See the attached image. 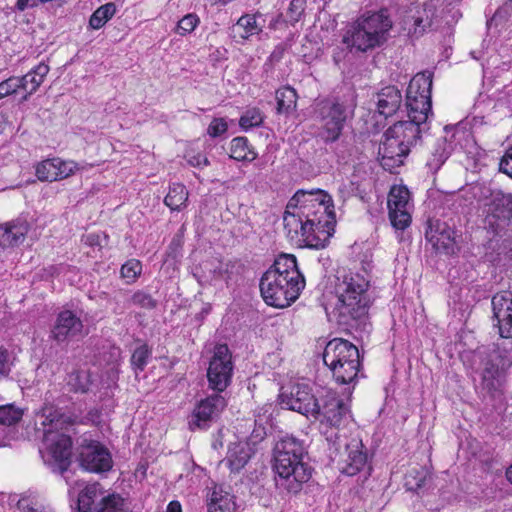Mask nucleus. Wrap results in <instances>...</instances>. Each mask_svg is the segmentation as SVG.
Listing matches in <instances>:
<instances>
[{
	"label": "nucleus",
	"instance_id": "nucleus-1",
	"mask_svg": "<svg viewBox=\"0 0 512 512\" xmlns=\"http://www.w3.org/2000/svg\"><path fill=\"white\" fill-rule=\"evenodd\" d=\"M34 421L36 431L42 432L44 462L52 471L63 474L71 464L72 455L71 437L64 430L76 422V417L46 403L36 412Z\"/></svg>",
	"mask_w": 512,
	"mask_h": 512
},
{
	"label": "nucleus",
	"instance_id": "nucleus-2",
	"mask_svg": "<svg viewBox=\"0 0 512 512\" xmlns=\"http://www.w3.org/2000/svg\"><path fill=\"white\" fill-rule=\"evenodd\" d=\"M260 292L267 305L288 307L305 287V278L299 271L296 257L281 254L260 280Z\"/></svg>",
	"mask_w": 512,
	"mask_h": 512
},
{
	"label": "nucleus",
	"instance_id": "nucleus-3",
	"mask_svg": "<svg viewBox=\"0 0 512 512\" xmlns=\"http://www.w3.org/2000/svg\"><path fill=\"white\" fill-rule=\"evenodd\" d=\"M307 454L303 442L284 437L274 447L273 468L276 487L289 494H298L311 478V468L303 461Z\"/></svg>",
	"mask_w": 512,
	"mask_h": 512
},
{
	"label": "nucleus",
	"instance_id": "nucleus-4",
	"mask_svg": "<svg viewBox=\"0 0 512 512\" xmlns=\"http://www.w3.org/2000/svg\"><path fill=\"white\" fill-rule=\"evenodd\" d=\"M369 282L360 274H349L337 285L338 302L335 306L337 322L351 328L366 326L370 299Z\"/></svg>",
	"mask_w": 512,
	"mask_h": 512
},
{
	"label": "nucleus",
	"instance_id": "nucleus-5",
	"mask_svg": "<svg viewBox=\"0 0 512 512\" xmlns=\"http://www.w3.org/2000/svg\"><path fill=\"white\" fill-rule=\"evenodd\" d=\"M392 21L386 10L359 17L347 29L343 43L350 48L366 52L383 45L389 36Z\"/></svg>",
	"mask_w": 512,
	"mask_h": 512
},
{
	"label": "nucleus",
	"instance_id": "nucleus-6",
	"mask_svg": "<svg viewBox=\"0 0 512 512\" xmlns=\"http://www.w3.org/2000/svg\"><path fill=\"white\" fill-rule=\"evenodd\" d=\"M422 125L411 120L398 121L389 127L379 147L383 166H400L411 148L421 140Z\"/></svg>",
	"mask_w": 512,
	"mask_h": 512
},
{
	"label": "nucleus",
	"instance_id": "nucleus-7",
	"mask_svg": "<svg viewBox=\"0 0 512 512\" xmlns=\"http://www.w3.org/2000/svg\"><path fill=\"white\" fill-rule=\"evenodd\" d=\"M323 362L338 384H351L358 376L360 355L358 348L342 338L329 341L323 352Z\"/></svg>",
	"mask_w": 512,
	"mask_h": 512
},
{
	"label": "nucleus",
	"instance_id": "nucleus-8",
	"mask_svg": "<svg viewBox=\"0 0 512 512\" xmlns=\"http://www.w3.org/2000/svg\"><path fill=\"white\" fill-rule=\"evenodd\" d=\"M354 104L338 97L327 98L317 103L316 113L323 125L325 142L336 141L343 130L349 115L353 114Z\"/></svg>",
	"mask_w": 512,
	"mask_h": 512
},
{
	"label": "nucleus",
	"instance_id": "nucleus-9",
	"mask_svg": "<svg viewBox=\"0 0 512 512\" xmlns=\"http://www.w3.org/2000/svg\"><path fill=\"white\" fill-rule=\"evenodd\" d=\"M232 371V356L228 346L217 345L207 370L209 387L216 392H223L231 382Z\"/></svg>",
	"mask_w": 512,
	"mask_h": 512
},
{
	"label": "nucleus",
	"instance_id": "nucleus-10",
	"mask_svg": "<svg viewBox=\"0 0 512 512\" xmlns=\"http://www.w3.org/2000/svg\"><path fill=\"white\" fill-rule=\"evenodd\" d=\"M318 199L307 207L302 206L299 210L300 216H303L308 225L315 228V233L330 235L329 230L335 222L334 212L330 209L332 199L327 193H318Z\"/></svg>",
	"mask_w": 512,
	"mask_h": 512
},
{
	"label": "nucleus",
	"instance_id": "nucleus-11",
	"mask_svg": "<svg viewBox=\"0 0 512 512\" xmlns=\"http://www.w3.org/2000/svg\"><path fill=\"white\" fill-rule=\"evenodd\" d=\"M280 403L283 407L296 411L307 417L319 418L320 403L307 384H296L289 393L280 394Z\"/></svg>",
	"mask_w": 512,
	"mask_h": 512
},
{
	"label": "nucleus",
	"instance_id": "nucleus-12",
	"mask_svg": "<svg viewBox=\"0 0 512 512\" xmlns=\"http://www.w3.org/2000/svg\"><path fill=\"white\" fill-rule=\"evenodd\" d=\"M284 229L287 237L300 245H304L310 248H319L323 246L320 243V236L315 233V228L308 225L307 221L303 216H300V212H291L290 209H286L283 217Z\"/></svg>",
	"mask_w": 512,
	"mask_h": 512
},
{
	"label": "nucleus",
	"instance_id": "nucleus-13",
	"mask_svg": "<svg viewBox=\"0 0 512 512\" xmlns=\"http://www.w3.org/2000/svg\"><path fill=\"white\" fill-rule=\"evenodd\" d=\"M77 512H122V499L116 495L101 497L97 486L90 485L78 496Z\"/></svg>",
	"mask_w": 512,
	"mask_h": 512
},
{
	"label": "nucleus",
	"instance_id": "nucleus-14",
	"mask_svg": "<svg viewBox=\"0 0 512 512\" xmlns=\"http://www.w3.org/2000/svg\"><path fill=\"white\" fill-rule=\"evenodd\" d=\"M79 463L90 472H105L112 467V458L106 447L98 442H83L79 448Z\"/></svg>",
	"mask_w": 512,
	"mask_h": 512
},
{
	"label": "nucleus",
	"instance_id": "nucleus-15",
	"mask_svg": "<svg viewBox=\"0 0 512 512\" xmlns=\"http://www.w3.org/2000/svg\"><path fill=\"white\" fill-rule=\"evenodd\" d=\"M350 408L347 403L335 393H327L320 403L319 418L322 424L339 428L350 418Z\"/></svg>",
	"mask_w": 512,
	"mask_h": 512
},
{
	"label": "nucleus",
	"instance_id": "nucleus-16",
	"mask_svg": "<svg viewBox=\"0 0 512 512\" xmlns=\"http://www.w3.org/2000/svg\"><path fill=\"white\" fill-rule=\"evenodd\" d=\"M363 449L362 441L356 438L345 444L338 460V468L343 474L354 476L366 465L367 453Z\"/></svg>",
	"mask_w": 512,
	"mask_h": 512
},
{
	"label": "nucleus",
	"instance_id": "nucleus-17",
	"mask_svg": "<svg viewBox=\"0 0 512 512\" xmlns=\"http://www.w3.org/2000/svg\"><path fill=\"white\" fill-rule=\"evenodd\" d=\"M85 335L82 320L70 310L61 311L58 314L51 331V337L57 342H64Z\"/></svg>",
	"mask_w": 512,
	"mask_h": 512
},
{
	"label": "nucleus",
	"instance_id": "nucleus-18",
	"mask_svg": "<svg viewBox=\"0 0 512 512\" xmlns=\"http://www.w3.org/2000/svg\"><path fill=\"white\" fill-rule=\"evenodd\" d=\"M219 393L220 392L212 394L201 400L195 407L192 419L189 422L192 429H194V427L201 428L205 426L207 422L218 416L226 407L227 402Z\"/></svg>",
	"mask_w": 512,
	"mask_h": 512
},
{
	"label": "nucleus",
	"instance_id": "nucleus-19",
	"mask_svg": "<svg viewBox=\"0 0 512 512\" xmlns=\"http://www.w3.org/2000/svg\"><path fill=\"white\" fill-rule=\"evenodd\" d=\"M425 237L439 252L449 254L454 250L455 231L446 222L429 220Z\"/></svg>",
	"mask_w": 512,
	"mask_h": 512
},
{
	"label": "nucleus",
	"instance_id": "nucleus-20",
	"mask_svg": "<svg viewBox=\"0 0 512 512\" xmlns=\"http://www.w3.org/2000/svg\"><path fill=\"white\" fill-rule=\"evenodd\" d=\"M491 304L499 335L502 338L512 337V294L497 293L493 296Z\"/></svg>",
	"mask_w": 512,
	"mask_h": 512
},
{
	"label": "nucleus",
	"instance_id": "nucleus-21",
	"mask_svg": "<svg viewBox=\"0 0 512 512\" xmlns=\"http://www.w3.org/2000/svg\"><path fill=\"white\" fill-rule=\"evenodd\" d=\"M436 15V6L432 2L424 3L421 8L412 10L407 14L404 19V29L415 37L421 36L427 28L432 25L433 19Z\"/></svg>",
	"mask_w": 512,
	"mask_h": 512
},
{
	"label": "nucleus",
	"instance_id": "nucleus-22",
	"mask_svg": "<svg viewBox=\"0 0 512 512\" xmlns=\"http://www.w3.org/2000/svg\"><path fill=\"white\" fill-rule=\"evenodd\" d=\"M406 107L409 120L423 125L431 113V96L410 94L407 92Z\"/></svg>",
	"mask_w": 512,
	"mask_h": 512
},
{
	"label": "nucleus",
	"instance_id": "nucleus-23",
	"mask_svg": "<svg viewBox=\"0 0 512 512\" xmlns=\"http://www.w3.org/2000/svg\"><path fill=\"white\" fill-rule=\"evenodd\" d=\"M401 103V92L395 86L384 87L376 94L377 111L385 117L395 114Z\"/></svg>",
	"mask_w": 512,
	"mask_h": 512
},
{
	"label": "nucleus",
	"instance_id": "nucleus-24",
	"mask_svg": "<svg viewBox=\"0 0 512 512\" xmlns=\"http://www.w3.org/2000/svg\"><path fill=\"white\" fill-rule=\"evenodd\" d=\"M28 233L25 222L0 224V247H14L22 243Z\"/></svg>",
	"mask_w": 512,
	"mask_h": 512
},
{
	"label": "nucleus",
	"instance_id": "nucleus-25",
	"mask_svg": "<svg viewBox=\"0 0 512 512\" xmlns=\"http://www.w3.org/2000/svg\"><path fill=\"white\" fill-rule=\"evenodd\" d=\"M208 512H235V496L224 491L221 487H215L208 501Z\"/></svg>",
	"mask_w": 512,
	"mask_h": 512
},
{
	"label": "nucleus",
	"instance_id": "nucleus-26",
	"mask_svg": "<svg viewBox=\"0 0 512 512\" xmlns=\"http://www.w3.org/2000/svg\"><path fill=\"white\" fill-rule=\"evenodd\" d=\"M49 72V66L45 63L38 64L33 70L22 77H18L19 88L28 94H33L43 83L44 78Z\"/></svg>",
	"mask_w": 512,
	"mask_h": 512
},
{
	"label": "nucleus",
	"instance_id": "nucleus-27",
	"mask_svg": "<svg viewBox=\"0 0 512 512\" xmlns=\"http://www.w3.org/2000/svg\"><path fill=\"white\" fill-rule=\"evenodd\" d=\"M452 150V145L445 138L438 140L431 156L427 159L426 166L430 171L437 172L448 159Z\"/></svg>",
	"mask_w": 512,
	"mask_h": 512
},
{
	"label": "nucleus",
	"instance_id": "nucleus-28",
	"mask_svg": "<svg viewBox=\"0 0 512 512\" xmlns=\"http://www.w3.org/2000/svg\"><path fill=\"white\" fill-rule=\"evenodd\" d=\"M276 111L278 114H290L296 109L297 93L290 86H284L276 91Z\"/></svg>",
	"mask_w": 512,
	"mask_h": 512
},
{
	"label": "nucleus",
	"instance_id": "nucleus-29",
	"mask_svg": "<svg viewBox=\"0 0 512 512\" xmlns=\"http://www.w3.org/2000/svg\"><path fill=\"white\" fill-rule=\"evenodd\" d=\"M493 216L497 219H512V194L495 193L491 203Z\"/></svg>",
	"mask_w": 512,
	"mask_h": 512
},
{
	"label": "nucleus",
	"instance_id": "nucleus-30",
	"mask_svg": "<svg viewBox=\"0 0 512 512\" xmlns=\"http://www.w3.org/2000/svg\"><path fill=\"white\" fill-rule=\"evenodd\" d=\"M188 190L183 184L174 183L169 187V191L164 199V203L172 211H180L186 206L188 200Z\"/></svg>",
	"mask_w": 512,
	"mask_h": 512
},
{
	"label": "nucleus",
	"instance_id": "nucleus-31",
	"mask_svg": "<svg viewBox=\"0 0 512 512\" xmlns=\"http://www.w3.org/2000/svg\"><path fill=\"white\" fill-rule=\"evenodd\" d=\"M432 73L425 71L417 73L410 81L407 92L416 95L431 96Z\"/></svg>",
	"mask_w": 512,
	"mask_h": 512
},
{
	"label": "nucleus",
	"instance_id": "nucleus-32",
	"mask_svg": "<svg viewBox=\"0 0 512 512\" xmlns=\"http://www.w3.org/2000/svg\"><path fill=\"white\" fill-rule=\"evenodd\" d=\"M250 459V454L247 447L243 444H234L229 448L227 454V461L232 471H239L242 469Z\"/></svg>",
	"mask_w": 512,
	"mask_h": 512
},
{
	"label": "nucleus",
	"instance_id": "nucleus-33",
	"mask_svg": "<svg viewBox=\"0 0 512 512\" xmlns=\"http://www.w3.org/2000/svg\"><path fill=\"white\" fill-rule=\"evenodd\" d=\"M242 29L240 38L243 40L249 39L251 36L259 34L263 30V26L256 20V15L245 14L242 15L236 22L234 29Z\"/></svg>",
	"mask_w": 512,
	"mask_h": 512
},
{
	"label": "nucleus",
	"instance_id": "nucleus-34",
	"mask_svg": "<svg viewBox=\"0 0 512 512\" xmlns=\"http://www.w3.org/2000/svg\"><path fill=\"white\" fill-rule=\"evenodd\" d=\"M410 193L407 188L401 186H394L391 188L388 195V209L400 211L401 209H408Z\"/></svg>",
	"mask_w": 512,
	"mask_h": 512
},
{
	"label": "nucleus",
	"instance_id": "nucleus-35",
	"mask_svg": "<svg viewBox=\"0 0 512 512\" xmlns=\"http://www.w3.org/2000/svg\"><path fill=\"white\" fill-rule=\"evenodd\" d=\"M318 193H326L323 190L316 189V190H298L293 197L289 200L287 204L288 209H297L298 211L302 209V206L307 207L308 205L312 204L314 200L318 199L316 195Z\"/></svg>",
	"mask_w": 512,
	"mask_h": 512
},
{
	"label": "nucleus",
	"instance_id": "nucleus-36",
	"mask_svg": "<svg viewBox=\"0 0 512 512\" xmlns=\"http://www.w3.org/2000/svg\"><path fill=\"white\" fill-rule=\"evenodd\" d=\"M116 12L114 3H107L100 6L90 17L89 25L93 29H100L112 18Z\"/></svg>",
	"mask_w": 512,
	"mask_h": 512
},
{
	"label": "nucleus",
	"instance_id": "nucleus-37",
	"mask_svg": "<svg viewBox=\"0 0 512 512\" xmlns=\"http://www.w3.org/2000/svg\"><path fill=\"white\" fill-rule=\"evenodd\" d=\"M499 375V367L492 361H486L482 371V387L488 392L495 391L498 386L497 377Z\"/></svg>",
	"mask_w": 512,
	"mask_h": 512
},
{
	"label": "nucleus",
	"instance_id": "nucleus-38",
	"mask_svg": "<svg viewBox=\"0 0 512 512\" xmlns=\"http://www.w3.org/2000/svg\"><path fill=\"white\" fill-rule=\"evenodd\" d=\"M57 158L46 159L36 166V176L40 181H58Z\"/></svg>",
	"mask_w": 512,
	"mask_h": 512
},
{
	"label": "nucleus",
	"instance_id": "nucleus-39",
	"mask_svg": "<svg viewBox=\"0 0 512 512\" xmlns=\"http://www.w3.org/2000/svg\"><path fill=\"white\" fill-rule=\"evenodd\" d=\"M202 270L204 273H208L207 277L211 279L224 278L225 274L229 271V264L223 263L222 261L211 258L202 263Z\"/></svg>",
	"mask_w": 512,
	"mask_h": 512
},
{
	"label": "nucleus",
	"instance_id": "nucleus-40",
	"mask_svg": "<svg viewBox=\"0 0 512 512\" xmlns=\"http://www.w3.org/2000/svg\"><path fill=\"white\" fill-rule=\"evenodd\" d=\"M23 416V410L14 404L0 405V424L11 426L18 423Z\"/></svg>",
	"mask_w": 512,
	"mask_h": 512
},
{
	"label": "nucleus",
	"instance_id": "nucleus-41",
	"mask_svg": "<svg viewBox=\"0 0 512 512\" xmlns=\"http://www.w3.org/2000/svg\"><path fill=\"white\" fill-rule=\"evenodd\" d=\"M91 384L90 373L86 370H77L69 376L68 385L75 392L86 393Z\"/></svg>",
	"mask_w": 512,
	"mask_h": 512
},
{
	"label": "nucleus",
	"instance_id": "nucleus-42",
	"mask_svg": "<svg viewBox=\"0 0 512 512\" xmlns=\"http://www.w3.org/2000/svg\"><path fill=\"white\" fill-rule=\"evenodd\" d=\"M389 219L392 226L398 230L406 229L411 223V215L408 209H401L400 211L390 210Z\"/></svg>",
	"mask_w": 512,
	"mask_h": 512
},
{
	"label": "nucleus",
	"instance_id": "nucleus-43",
	"mask_svg": "<svg viewBox=\"0 0 512 512\" xmlns=\"http://www.w3.org/2000/svg\"><path fill=\"white\" fill-rule=\"evenodd\" d=\"M150 354L151 351L145 344L136 348L131 356V364L133 368L135 370L143 371Z\"/></svg>",
	"mask_w": 512,
	"mask_h": 512
},
{
	"label": "nucleus",
	"instance_id": "nucleus-44",
	"mask_svg": "<svg viewBox=\"0 0 512 512\" xmlns=\"http://www.w3.org/2000/svg\"><path fill=\"white\" fill-rule=\"evenodd\" d=\"M142 271L141 262L136 259L128 260L121 267V276L127 279L128 282L134 281Z\"/></svg>",
	"mask_w": 512,
	"mask_h": 512
},
{
	"label": "nucleus",
	"instance_id": "nucleus-45",
	"mask_svg": "<svg viewBox=\"0 0 512 512\" xmlns=\"http://www.w3.org/2000/svg\"><path fill=\"white\" fill-rule=\"evenodd\" d=\"M263 122V117L258 109L248 110L239 120V124L244 129L259 126Z\"/></svg>",
	"mask_w": 512,
	"mask_h": 512
},
{
	"label": "nucleus",
	"instance_id": "nucleus-46",
	"mask_svg": "<svg viewBox=\"0 0 512 512\" xmlns=\"http://www.w3.org/2000/svg\"><path fill=\"white\" fill-rule=\"evenodd\" d=\"M199 18L195 14L185 15L179 22L176 31L180 35L191 33L196 28Z\"/></svg>",
	"mask_w": 512,
	"mask_h": 512
},
{
	"label": "nucleus",
	"instance_id": "nucleus-47",
	"mask_svg": "<svg viewBox=\"0 0 512 512\" xmlns=\"http://www.w3.org/2000/svg\"><path fill=\"white\" fill-rule=\"evenodd\" d=\"M131 302L145 309H154L157 305V301L152 296L143 291H137L131 297Z\"/></svg>",
	"mask_w": 512,
	"mask_h": 512
},
{
	"label": "nucleus",
	"instance_id": "nucleus-48",
	"mask_svg": "<svg viewBox=\"0 0 512 512\" xmlns=\"http://www.w3.org/2000/svg\"><path fill=\"white\" fill-rule=\"evenodd\" d=\"M306 0H291L287 10V19L291 23H296L300 20L305 10Z\"/></svg>",
	"mask_w": 512,
	"mask_h": 512
},
{
	"label": "nucleus",
	"instance_id": "nucleus-49",
	"mask_svg": "<svg viewBox=\"0 0 512 512\" xmlns=\"http://www.w3.org/2000/svg\"><path fill=\"white\" fill-rule=\"evenodd\" d=\"M57 174L58 181L68 178L73 175L77 169V164L73 161H64L60 158H57Z\"/></svg>",
	"mask_w": 512,
	"mask_h": 512
},
{
	"label": "nucleus",
	"instance_id": "nucleus-50",
	"mask_svg": "<svg viewBox=\"0 0 512 512\" xmlns=\"http://www.w3.org/2000/svg\"><path fill=\"white\" fill-rule=\"evenodd\" d=\"M18 77H10L0 83V99L20 90Z\"/></svg>",
	"mask_w": 512,
	"mask_h": 512
},
{
	"label": "nucleus",
	"instance_id": "nucleus-51",
	"mask_svg": "<svg viewBox=\"0 0 512 512\" xmlns=\"http://www.w3.org/2000/svg\"><path fill=\"white\" fill-rule=\"evenodd\" d=\"M248 146V140L245 137H236L231 142V151L235 159H243L246 157L245 150Z\"/></svg>",
	"mask_w": 512,
	"mask_h": 512
},
{
	"label": "nucleus",
	"instance_id": "nucleus-52",
	"mask_svg": "<svg viewBox=\"0 0 512 512\" xmlns=\"http://www.w3.org/2000/svg\"><path fill=\"white\" fill-rule=\"evenodd\" d=\"M227 122L223 118H214L208 126L207 133L215 138L221 136L227 131Z\"/></svg>",
	"mask_w": 512,
	"mask_h": 512
},
{
	"label": "nucleus",
	"instance_id": "nucleus-53",
	"mask_svg": "<svg viewBox=\"0 0 512 512\" xmlns=\"http://www.w3.org/2000/svg\"><path fill=\"white\" fill-rule=\"evenodd\" d=\"M10 357L8 351L0 347V379L7 377L10 373Z\"/></svg>",
	"mask_w": 512,
	"mask_h": 512
},
{
	"label": "nucleus",
	"instance_id": "nucleus-54",
	"mask_svg": "<svg viewBox=\"0 0 512 512\" xmlns=\"http://www.w3.org/2000/svg\"><path fill=\"white\" fill-rule=\"evenodd\" d=\"M18 509L22 512H48L45 508L37 503H33L28 499H20L17 503Z\"/></svg>",
	"mask_w": 512,
	"mask_h": 512
},
{
	"label": "nucleus",
	"instance_id": "nucleus-55",
	"mask_svg": "<svg viewBox=\"0 0 512 512\" xmlns=\"http://www.w3.org/2000/svg\"><path fill=\"white\" fill-rule=\"evenodd\" d=\"M499 170L512 178V148L501 158Z\"/></svg>",
	"mask_w": 512,
	"mask_h": 512
},
{
	"label": "nucleus",
	"instance_id": "nucleus-56",
	"mask_svg": "<svg viewBox=\"0 0 512 512\" xmlns=\"http://www.w3.org/2000/svg\"><path fill=\"white\" fill-rule=\"evenodd\" d=\"M366 175V171L361 166L354 167V171L351 175V184L359 187L361 179Z\"/></svg>",
	"mask_w": 512,
	"mask_h": 512
},
{
	"label": "nucleus",
	"instance_id": "nucleus-57",
	"mask_svg": "<svg viewBox=\"0 0 512 512\" xmlns=\"http://www.w3.org/2000/svg\"><path fill=\"white\" fill-rule=\"evenodd\" d=\"M189 163L194 167H202L209 165L208 159L203 155H195L189 159Z\"/></svg>",
	"mask_w": 512,
	"mask_h": 512
},
{
	"label": "nucleus",
	"instance_id": "nucleus-58",
	"mask_svg": "<svg viewBox=\"0 0 512 512\" xmlns=\"http://www.w3.org/2000/svg\"><path fill=\"white\" fill-rule=\"evenodd\" d=\"M167 512H182L180 503L178 501H171L168 504Z\"/></svg>",
	"mask_w": 512,
	"mask_h": 512
},
{
	"label": "nucleus",
	"instance_id": "nucleus-59",
	"mask_svg": "<svg viewBox=\"0 0 512 512\" xmlns=\"http://www.w3.org/2000/svg\"><path fill=\"white\" fill-rule=\"evenodd\" d=\"M7 121H8L7 115L4 113H0V133H2L4 131Z\"/></svg>",
	"mask_w": 512,
	"mask_h": 512
},
{
	"label": "nucleus",
	"instance_id": "nucleus-60",
	"mask_svg": "<svg viewBox=\"0 0 512 512\" xmlns=\"http://www.w3.org/2000/svg\"><path fill=\"white\" fill-rule=\"evenodd\" d=\"M502 18V14H501V11L498 10L494 15L493 17L487 22V25L490 27L492 23H496L497 24V21L498 19Z\"/></svg>",
	"mask_w": 512,
	"mask_h": 512
},
{
	"label": "nucleus",
	"instance_id": "nucleus-61",
	"mask_svg": "<svg viewBox=\"0 0 512 512\" xmlns=\"http://www.w3.org/2000/svg\"><path fill=\"white\" fill-rule=\"evenodd\" d=\"M506 478L512 484V464L506 470Z\"/></svg>",
	"mask_w": 512,
	"mask_h": 512
},
{
	"label": "nucleus",
	"instance_id": "nucleus-62",
	"mask_svg": "<svg viewBox=\"0 0 512 512\" xmlns=\"http://www.w3.org/2000/svg\"><path fill=\"white\" fill-rule=\"evenodd\" d=\"M422 482H423V480H420L419 482H417L416 486L414 487V486H410V483L407 481L406 486L408 487L409 490H416V489L422 487Z\"/></svg>",
	"mask_w": 512,
	"mask_h": 512
},
{
	"label": "nucleus",
	"instance_id": "nucleus-63",
	"mask_svg": "<svg viewBox=\"0 0 512 512\" xmlns=\"http://www.w3.org/2000/svg\"><path fill=\"white\" fill-rule=\"evenodd\" d=\"M31 95L32 94H28V92H25V94L23 95L21 101L22 102L27 101Z\"/></svg>",
	"mask_w": 512,
	"mask_h": 512
}]
</instances>
